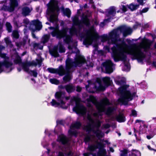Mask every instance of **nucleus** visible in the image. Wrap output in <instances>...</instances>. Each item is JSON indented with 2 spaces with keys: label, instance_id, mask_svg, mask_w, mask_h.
I'll list each match as a JSON object with an SVG mask.
<instances>
[{
  "label": "nucleus",
  "instance_id": "obj_56",
  "mask_svg": "<svg viewBox=\"0 0 156 156\" xmlns=\"http://www.w3.org/2000/svg\"><path fill=\"white\" fill-rule=\"evenodd\" d=\"M83 43L85 45H90V44L89 40L88 38H85L84 39Z\"/></svg>",
  "mask_w": 156,
  "mask_h": 156
},
{
  "label": "nucleus",
  "instance_id": "obj_51",
  "mask_svg": "<svg viewBox=\"0 0 156 156\" xmlns=\"http://www.w3.org/2000/svg\"><path fill=\"white\" fill-rule=\"evenodd\" d=\"M26 62L29 66H36L37 65V63L35 62L34 60L32 61L31 62Z\"/></svg>",
  "mask_w": 156,
  "mask_h": 156
},
{
  "label": "nucleus",
  "instance_id": "obj_1",
  "mask_svg": "<svg viewBox=\"0 0 156 156\" xmlns=\"http://www.w3.org/2000/svg\"><path fill=\"white\" fill-rule=\"evenodd\" d=\"M122 45L127 47L129 49V51L126 52L122 49H120L118 51H114L113 48H112L113 57L115 62L120 61L126 62L127 56L125 53H127L132 56L134 59L137 60L138 62L143 63L144 60L146 57V55L144 52V51L146 52V37L145 36L138 45L134 44L128 45L124 41L122 42Z\"/></svg>",
  "mask_w": 156,
  "mask_h": 156
},
{
  "label": "nucleus",
  "instance_id": "obj_61",
  "mask_svg": "<svg viewBox=\"0 0 156 156\" xmlns=\"http://www.w3.org/2000/svg\"><path fill=\"white\" fill-rule=\"evenodd\" d=\"M140 24L136 22V23L133 26V28L134 29H136L139 26H140Z\"/></svg>",
  "mask_w": 156,
  "mask_h": 156
},
{
  "label": "nucleus",
  "instance_id": "obj_23",
  "mask_svg": "<svg viewBox=\"0 0 156 156\" xmlns=\"http://www.w3.org/2000/svg\"><path fill=\"white\" fill-rule=\"evenodd\" d=\"M63 39L64 42L67 44H69L73 41L72 36L69 34H67V33Z\"/></svg>",
  "mask_w": 156,
  "mask_h": 156
},
{
  "label": "nucleus",
  "instance_id": "obj_10",
  "mask_svg": "<svg viewBox=\"0 0 156 156\" xmlns=\"http://www.w3.org/2000/svg\"><path fill=\"white\" fill-rule=\"evenodd\" d=\"M68 30V28L67 27H63L56 34L55 33L53 34L54 35L52 37H55L58 39L63 38L67 34Z\"/></svg>",
  "mask_w": 156,
  "mask_h": 156
},
{
  "label": "nucleus",
  "instance_id": "obj_2",
  "mask_svg": "<svg viewBox=\"0 0 156 156\" xmlns=\"http://www.w3.org/2000/svg\"><path fill=\"white\" fill-rule=\"evenodd\" d=\"M122 45L127 47L129 49V51L126 52L122 49H120L118 51H114L113 48H112L113 57L115 62L120 61L126 62L127 56L125 53H127L132 56L134 59L137 60L138 62L143 63L144 60L146 57V55L144 52V51L146 52V37L145 36L138 45L134 44L128 45L124 41L122 42Z\"/></svg>",
  "mask_w": 156,
  "mask_h": 156
},
{
  "label": "nucleus",
  "instance_id": "obj_49",
  "mask_svg": "<svg viewBox=\"0 0 156 156\" xmlns=\"http://www.w3.org/2000/svg\"><path fill=\"white\" fill-rule=\"evenodd\" d=\"M108 13L110 15H115L116 14L115 9L113 7L111 8L108 11Z\"/></svg>",
  "mask_w": 156,
  "mask_h": 156
},
{
  "label": "nucleus",
  "instance_id": "obj_55",
  "mask_svg": "<svg viewBox=\"0 0 156 156\" xmlns=\"http://www.w3.org/2000/svg\"><path fill=\"white\" fill-rule=\"evenodd\" d=\"M122 8H121V9L123 12H125L127 11L128 7L127 5L125 6L124 5H122Z\"/></svg>",
  "mask_w": 156,
  "mask_h": 156
},
{
  "label": "nucleus",
  "instance_id": "obj_42",
  "mask_svg": "<svg viewBox=\"0 0 156 156\" xmlns=\"http://www.w3.org/2000/svg\"><path fill=\"white\" fill-rule=\"evenodd\" d=\"M68 133L69 135L71 136H73L75 137H76L77 136L78 132L76 130L72 131L69 130L68 131Z\"/></svg>",
  "mask_w": 156,
  "mask_h": 156
},
{
  "label": "nucleus",
  "instance_id": "obj_46",
  "mask_svg": "<svg viewBox=\"0 0 156 156\" xmlns=\"http://www.w3.org/2000/svg\"><path fill=\"white\" fill-rule=\"evenodd\" d=\"M89 151H94L96 149L98 148L97 145H92L89 146L88 147Z\"/></svg>",
  "mask_w": 156,
  "mask_h": 156
},
{
  "label": "nucleus",
  "instance_id": "obj_25",
  "mask_svg": "<svg viewBox=\"0 0 156 156\" xmlns=\"http://www.w3.org/2000/svg\"><path fill=\"white\" fill-rule=\"evenodd\" d=\"M80 32V31H79L78 28L77 29L75 27L72 26L69 30V35L73 36L75 34H77V33Z\"/></svg>",
  "mask_w": 156,
  "mask_h": 156
},
{
  "label": "nucleus",
  "instance_id": "obj_52",
  "mask_svg": "<svg viewBox=\"0 0 156 156\" xmlns=\"http://www.w3.org/2000/svg\"><path fill=\"white\" fill-rule=\"evenodd\" d=\"M5 40L6 44L7 45H9L10 48H12L13 46L11 41L8 38H5Z\"/></svg>",
  "mask_w": 156,
  "mask_h": 156
},
{
  "label": "nucleus",
  "instance_id": "obj_31",
  "mask_svg": "<svg viewBox=\"0 0 156 156\" xmlns=\"http://www.w3.org/2000/svg\"><path fill=\"white\" fill-rule=\"evenodd\" d=\"M82 126V124L80 121H77L70 126V128H75L77 129H80Z\"/></svg>",
  "mask_w": 156,
  "mask_h": 156
},
{
  "label": "nucleus",
  "instance_id": "obj_54",
  "mask_svg": "<svg viewBox=\"0 0 156 156\" xmlns=\"http://www.w3.org/2000/svg\"><path fill=\"white\" fill-rule=\"evenodd\" d=\"M102 102V104L105 105H109V100L107 98L103 99Z\"/></svg>",
  "mask_w": 156,
  "mask_h": 156
},
{
  "label": "nucleus",
  "instance_id": "obj_29",
  "mask_svg": "<svg viewBox=\"0 0 156 156\" xmlns=\"http://www.w3.org/2000/svg\"><path fill=\"white\" fill-rule=\"evenodd\" d=\"M70 72H68L66 71V75L63 78V80L64 82L66 83L68 82H69L71 80V77L70 75Z\"/></svg>",
  "mask_w": 156,
  "mask_h": 156
},
{
  "label": "nucleus",
  "instance_id": "obj_5",
  "mask_svg": "<svg viewBox=\"0 0 156 156\" xmlns=\"http://www.w3.org/2000/svg\"><path fill=\"white\" fill-rule=\"evenodd\" d=\"M86 62L84 57L80 55L76 54L74 61L69 57H68L66 61V70L68 72H70L72 68L77 67L79 65L84 64Z\"/></svg>",
  "mask_w": 156,
  "mask_h": 156
},
{
  "label": "nucleus",
  "instance_id": "obj_37",
  "mask_svg": "<svg viewBox=\"0 0 156 156\" xmlns=\"http://www.w3.org/2000/svg\"><path fill=\"white\" fill-rule=\"evenodd\" d=\"M29 66L27 62L23 63L22 64V67L24 71L27 72H29V69L28 67Z\"/></svg>",
  "mask_w": 156,
  "mask_h": 156
},
{
  "label": "nucleus",
  "instance_id": "obj_4",
  "mask_svg": "<svg viewBox=\"0 0 156 156\" xmlns=\"http://www.w3.org/2000/svg\"><path fill=\"white\" fill-rule=\"evenodd\" d=\"M91 124H89L86 125L84 129L86 132H88V133L85 135L83 140L84 142L86 144L90 142L91 140V137L92 136L90 134L91 132H92L95 134L96 137L98 138H102L104 136V134L102 131L99 129L101 126V122L100 121H98L95 123V126L96 129V130H95L94 128H91Z\"/></svg>",
  "mask_w": 156,
  "mask_h": 156
},
{
  "label": "nucleus",
  "instance_id": "obj_41",
  "mask_svg": "<svg viewBox=\"0 0 156 156\" xmlns=\"http://www.w3.org/2000/svg\"><path fill=\"white\" fill-rule=\"evenodd\" d=\"M51 104L52 106L57 107L60 105V104L59 102H58L56 101L54 99H53L52 100V101L51 102Z\"/></svg>",
  "mask_w": 156,
  "mask_h": 156
},
{
  "label": "nucleus",
  "instance_id": "obj_64",
  "mask_svg": "<svg viewBox=\"0 0 156 156\" xmlns=\"http://www.w3.org/2000/svg\"><path fill=\"white\" fill-rule=\"evenodd\" d=\"M29 22H30V21H29V20L27 18L24 19L23 20V23H24L26 24H27V25L29 23Z\"/></svg>",
  "mask_w": 156,
  "mask_h": 156
},
{
  "label": "nucleus",
  "instance_id": "obj_3",
  "mask_svg": "<svg viewBox=\"0 0 156 156\" xmlns=\"http://www.w3.org/2000/svg\"><path fill=\"white\" fill-rule=\"evenodd\" d=\"M128 87L127 85H124L119 88L120 96L118 101L122 105H128L129 101H132L136 96L138 97L136 95V92H134L131 93L129 90H127Z\"/></svg>",
  "mask_w": 156,
  "mask_h": 156
},
{
  "label": "nucleus",
  "instance_id": "obj_15",
  "mask_svg": "<svg viewBox=\"0 0 156 156\" xmlns=\"http://www.w3.org/2000/svg\"><path fill=\"white\" fill-rule=\"evenodd\" d=\"M10 7L9 8V11L12 12L13 11L15 8L17 7L19 5V3L17 0H9Z\"/></svg>",
  "mask_w": 156,
  "mask_h": 156
},
{
  "label": "nucleus",
  "instance_id": "obj_6",
  "mask_svg": "<svg viewBox=\"0 0 156 156\" xmlns=\"http://www.w3.org/2000/svg\"><path fill=\"white\" fill-rule=\"evenodd\" d=\"M73 26H77L79 31H80L83 27V24L87 27L90 25V21L87 15H85L83 13L81 16V20H80L78 17L75 16L73 20Z\"/></svg>",
  "mask_w": 156,
  "mask_h": 156
},
{
  "label": "nucleus",
  "instance_id": "obj_50",
  "mask_svg": "<svg viewBox=\"0 0 156 156\" xmlns=\"http://www.w3.org/2000/svg\"><path fill=\"white\" fill-rule=\"evenodd\" d=\"M12 35L13 38L17 39L19 38V35L17 31H14L12 33Z\"/></svg>",
  "mask_w": 156,
  "mask_h": 156
},
{
  "label": "nucleus",
  "instance_id": "obj_16",
  "mask_svg": "<svg viewBox=\"0 0 156 156\" xmlns=\"http://www.w3.org/2000/svg\"><path fill=\"white\" fill-rule=\"evenodd\" d=\"M65 92L61 91L57 92L55 94V98L59 101H61L62 100L63 101L65 97Z\"/></svg>",
  "mask_w": 156,
  "mask_h": 156
},
{
  "label": "nucleus",
  "instance_id": "obj_30",
  "mask_svg": "<svg viewBox=\"0 0 156 156\" xmlns=\"http://www.w3.org/2000/svg\"><path fill=\"white\" fill-rule=\"evenodd\" d=\"M152 36L153 37V40H150L147 38V51L150 49H151V46L153 44L154 41V37L152 35Z\"/></svg>",
  "mask_w": 156,
  "mask_h": 156
},
{
  "label": "nucleus",
  "instance_id": "obj_13",
  "mask_svg": "<svg viewBox=\"0 0 156 156\" xmlns=\"http://www.w3.org/2000/svg\"><path fill=\"white\" fill-rule=\"evenodd\" d=\"M57 141L62 145H65L68 144L69 140L66 136L63 134H61L58 136Z\"/></svg>",
  "mask_w": 156,
  "mask_h": 156
},
{
  "label": "nucleus",
  "instance_id": "obj_32",
  "mask_svg": "<svg viewBox=\"0 0 156 156\" xmlns=\"http://www.w3.org/2000/svg\"><path fill=\"white\" fill-rule=\"evenodd\" d=\"M14 62L16 64H19L22 62L21 58L17 53L16 54L15 58L14 60Z\"/></svg>",
  "mask_w": 156,
  "mask_h": 156
},
{
  "label": "nucleus",
  "instance_id": "obj_22",
  "mask_svg": "<svg viewBox=\"0 0 156 156\" xmlns=\"http://www.w3.org/2000/svg\"><path fill=\"white\" fill-rule=\"evenodd\" d=\"M116 120L119 122H124L126 120V118L124 114L119 112V114L116 117Z\"/></svg>",
  "mask_w": 156,
  "mask_h": 156
},
{
  "label": "nucleus",
  "instance_id": "obj_9",
  "mask_svg": "<svg viewBox=\"0 0 156 156\" xmlns=\"http://www.w3.org/2000/svg\"><path fill=\"white\" fill-rule=\"evenodd\" d=\"M99 106H97V108L99 112H104L108 116H110L112 115L116 109L113 107L109 106L106 109L105 108L102 107V104L100 103Z\"/></svg>",
  "mask_w": 156,
  "mask_h": 156
},
{
  "label": "nucleus",
  "instance_id": "obj_57",
  "mask_svg": "<svg viewBox=\"0 0 156 156\" xmlns=\"http://www.w3.org/2000/svg\"><path fill=\"white\" fill-rule=\"evenodd\" d=\"M36 61H37V65L38 64L39 67H40L42 65V60L41 58L39 59H36Z\"/></svg>",
  "mask_w": 156,
  "mask_h": 156
},
{
  "label": "nucleus",
  "instance_id": "obj_21",
  "mask_svg": "<svg viewBox=\"0 0 156 156\" xmlns=\"http://www.w3.org/2000/svg\"><path fill=\"white\" fill-rule=\"evenodd\" d=\"M75 87L72 83L66 85V92L70 93L74 92L75 90Z\"/></svg>",
  "mask_w": 156,
  "mask_h": 156
},
{
  "label": "nucleus",
  "instance_id": "obj_47",
  "mask_svg": "<svg viewBox=\"0 0 156 156\" xmlns=\"http://www.w3.org/2000/svg\"><path fill=\"white\" fill-rule=\"evenodd\" d=\"M48 72L51 73L57 74L56 69H54L52 68H48L47 69Z\"/></svg>",
  "mask_w": 156,
  "mask_h": 156
},
{
  "label": "nucleus",
  "instance_id": "obj_38",
  "mask_svg": "<svg viewBox=\"0 0 156 156\" xmlns=\"http://www.w3.org/2000/svg\"><path fill=\"white\" fill-rule=\"evenodd\" d=\"M59 26L57 24L55 27H54V30H53L51 33L52 36L54 35L53 34H56L60 30L59 29Z\"/></svg>",
  "mask_w": 156,
  "mask_h": 156
},
{
  "label": "nucleus",
  "instance_id": "obj_20",
  "mask_svg": "<svg viewBox=\"0 0 156 156\" xmlns=\"http://www.w3.org/2000/svg\"><path fill=\"white\" fill-rule=\"evenodd\" d=\"M56 70L57 74L60 76H62L66 73V69H65L63 66L62 65H60L58 68L56 69Z\"/></svg>",
  "mask_w": 156,
  "mask_h": 156
},
{
  "label": "nucleus",
  "instance_id": "obj_45",
  "mask_svg": "<svg viewBox=\"0 0 156 156\" xmlns=\"http://www.w3.org/2000/svg\"><path fill=\"white\" fill-rule=\"evenodd\" d=\"M50 82L52 84L55 85H58L59 83V80L55 78L50 79Z\"/></svg>",
  "mask_w": 156,
  "mask_h": 156
},
{
  "label": "nucleus",
  "instance_id": "obj_26",
  "mask_svg": "<svg viewBox=\"0 0 156 156\" xmlns=\"http://www.w3.org/2000/svg\"><path fill=\"white\" fill-rule=\"evenodd\" d=\"M129 156H140V151L132 149L129 152Z\"/></svg>",
  "mask_w": 156,
  "mask_h": 156
},
{
  "label": "nucleus",
  "instance_id": "obj_53",
  "mask_svg": "<svg viewBox=\"0 0 156 156\" xmlns=\"http://www.w3.org/2000/svg\"><path fill=\"white\" fill-rule=\"evenodd\" d=\"M59 51L60 53H64L65 51V48L62 44L59 46Z\"/></svg>",
  "mask_w": 156,
  "mask_h": 156
},
{
  "label": "nucleus",
  "instance_id": "obj_40",
  "mask_svg": "<svg viewBox=\"0 0 156 156\" xmlns=\"http://www.w3.org/2000/svg\"><path fill=\"white\" fill-rule=\"evenodd\" d=\"M96 100L95 98L93 95H90L89 98L86 99V101L88 102H91L93 103H94Z\"/></svg>",
  "mask_w": 156,
  "mask_h": 156
},
{
  "label": "nucleus",
  "instance_id": "obj_62",
  "mask_svg": "<svg viewBox=\"0 0 156 156\" xmlns=\"http://www.w3.org/2000/svg\"><path fill=\"white\" fill-rule=\"evenodd\" d=\"M131 115L134 117H136L137 116V112L135 110H132Z\"/></svg>",
  "mask_w": 156,
  "mask_h": 156
},
{
  "label": "nucleus",
  "instance_id": "obj_19",
  "mask_svg": "<svg viewBox=\"0 0 156 156\" xmlns=\"http://www.w3.org/2000/svg\"><path fill=\"white\" fill-rule=\"evenodd\" d=\"M31 10L27 6H24L21 9V14L24 16H26L29 15Z\"/></svg>",
  "mask_w": 156,
  "mask_h": 156
},
{
  "label": "nucleus",
  "instance_id": "obj_17",
  "mask_svg": "<svg viewBox=\"0 0 156 156\" xmlns=\"http://www.w3.org/2000/svg\"><path fill=\"white\" fill-rule=\"evenodd\" d=\"M86 34L90 37V40L93 41L94 40H96L98 39L99 38V36L98 34L97 33H95V34L92 35H91V31L89 30H87L86 31Z\"/></svg>",
  "mask_w": 156,
  "mask_h": 156
},
{
  "label": "nucleus",
  "instance_id": "obj_63",
  "mask_svg": "<svg viewBox=\"0 0 156 156\" xmlns=\"http://www.w3.org/2000/svg\"><path fill=\"white\" fill-rule=\"evenodd\" d=\"M65 154L67 156H73V153L72 151H70L68 153L66 154Z\"/></svg>",
  "mask_w": 156,
  "mask_h": 156
},
{
  "label": "nucleus",
  "instance_id": "obj_27",
  "mask_svg": "<svg viewBox=\"0 0 156 156\" xmlns=\"http://www.w3.org/2000/svg\"><path fill=\"white\" fill-rule=\"evenodd\" d=\"M62 10L65 16H67L68 17H70L71 14V11L70 9L68 8H66L65 10L63 7L62 9Z\"/></svg>",
  "mask_w": 156,
  "mask_h": 156
},
{
  "label": "nucleus",
  "instance_id": "obj_24",
  "mask_svg": "<svg viewBox=\"0 0 156 156\" xmlns=\"http://www.w3.org/2000/svg\"><path fill=\"white\" fill-rule=\"evenodd\" d=\"M57 50L58 48L57 47H54L52 49L50 50V53L54 57H58L59 55L57 51Z\"/></svg>",
  "mask_w": 156,
  "mask_h": 156
},
{
  "label": "nucleus",
  "instance_id": "obj_34",
  "mask_svg": "<svg viewBox=\"0 0 156 156\" xmlns=\"http://www.w3.org/2000/svg\"><path fill=\"white\" fill-rule=\"evenodd\" d=\"M126 27L125 26H122L118 27L116 29H114L116 30L117 31V34L116 36H115V37L116 39L117 38L118 36H119L118 34V30H119L121 32H123L125 31Z\"/></svg>",
  "mask_w": 156,
  "mask_h": 156
},
{
  "label": "nucleus",
  "instance_id": "obj_59",
  "mask_svg": "<svg viewBox=\"0 0 156 156\" xmlns=\"http://www.w3.org/2000/svg\"><path fill=\"white\" fill-rule=\"evenodd\" d=\"M128 34H131L132 32V30L130 28L126 27L125 31Z\"/></svg>",
  "mask_w": 156,
  "mask_h": 156
},
{
  "label": "nucleus",
  "instance_id": "obj_28",
  "mask_svg": "<svg viewBox=\"0 0 156 156\" xmlns=\"http://www.w3.org/2000/svg\"><path fill=\"white\" fill-rule=\"evenodd\" d=\"M127 6L128 8L130 9L131 11H133L137 9L139 7V5H134L133 3H131L129 5H127Z\"/></svg>",
  "mask_w": 156,
  "mask_h": 156
},
{
  "label": "nucleus",
  "instance_id": "obj_36",
  "mask_svg": "<svg viewBox=\"0 0 156 156\" xmlns=\"http://www.w3.org/2000/svg\"><path fill=\"white\" fill-rule=\"evenodd\" d=\"M115 81L116 83L119 85H122L126 83V80L124 78H122L120 80H115Z\"/></svg>",
  "mask_w": 156,
  "mask_h": 156
},
{
  "label": "nucleus",
  "instance_id": "obj_14",
  "mask_svg": "<svg viewBox=\"0 0 156 156\" xmlns=\"http://www.w3.org/2000/svg\"><path fill=\"white\" fill-rule=\"evenodd\" d=\"M13 65V63L9 61L6 60H5L3 62H0V73L3 70L2 67V66H5L6 68H8L12 66Z\"/></svg>",
  "mask_w": 156,
  "mask_h": 156
},
{
  "label": "nucleus",
  "instance_id": "obj_18",
  "mask_svg": "<svg viewBox=\"0 0 156 156\" xmlns=\"http://www.w3.org/2000/svg\"><path fill=\"white\" fill-rule=\"evenodd\" d=\"M32 23L33 25L35 26V29L36 30H39L42 28V25L41 22L38 19L33 20Z\"/></svg>",
  "mask_w": 156,
  "mask_h": 156
},
{
  "label": "nucleus",
  "instance_id": "obj_11",
  "mask_svg": "<svg viewBox=\"0 0 156 156\" xmlns=\"http://www.w3.org/2000/svg\"><path fill=\"white\" fill-rule=\"evenodd\" d=\"M113 64L110 60H108L102 63L103 67L105 68V72L107 73L110 74L113 72L112 66Z\"/></svg>",
  "mask_w": 156,
  "mask_h": 156
},
{
  "label": "nucleus",
  "instance_id": "obj_39",
  "mask_svg": "<svg viewBox=\"0 0 156 156\" xmlns=\"http://www.w3.org/2000/svg\"><path fill=\"white\" fill-rule=\"evenodd\" d=\"M129 151L126 149H124L123 150L121 151V153L120 154V156H127L128 153L129 154Z\"/></svg>",
  "mask_w": 156,
  "mask_h": 156
},
{
  "label": "nucleus",
  "instance_id": "obj_60",
  "mask_svg": "<svg viewBox=\"0 0 156 156\" xmlns=\"http://www.w3.org/2000/svg\"><path fill=\"white\" fill-rule=\"evenodd\" d=\"M56 123L57 125L60 124L62 125H64V121L62 120H57Z\"/></svg>",
  "mask_w": 156,
  "mask_h": 156
},
{
  "label": "nucleus",
  "instance_id": "obj_48",
  "mask_svg": "<svg viewBox=\"0 0 156 156\" xmlns=\"http://www.w3.org/2000/svg\"><path fill=\"white\" fill-rule=\"evenodd\" d=\"M60 105L59 106H60L61 108H62L66 109L68 107L67 106H66L65 105V103H66L63 101L62 100L61 101H60Z\"/></svg>",
  "mask_w": 156,
  "mask_h": 156
},
{
  "label": "nucleus",
  "instance_id": "obj_33",
  "mask_svg": "<svg viewBox=\"0 0 156 156\" xmlns=\"http://www.w3.org/2000/svg\"><path fill=\"white\" fill-rule=\"evenodd\" d=\"M110 78L109 77H105L103 78V81L105 86L108 87L110 85Z\"/></svg>",
  "mask_w": 156,
  "mask_h": 156
},
{
  "label": "nucleus",
  "instance_id": "obj_8",
  "mask_svg": "<svg viewBox=\"0 0 156 156\" xmlns=\"http://www.w3.org/2000/svg\"><path fill=\"white\" fill-rule=\"evenodd\" d=\"M116 34V30H113L109 34L108 36L105 34L102 35L101 36V41L102 42H105L111 39L112 44H115L117 41L115 37Z\"/></svg>",
  "mask_w": 156,
  "mask_h": 156
},
{
  "label": "nucleus",
  "instance_id": "obj_44",
  "mask_svg": "<svg viewBox=\"0 0 156 156\" xmlns=\"http://www.w3.org/2000/svg\"><path fill=\"white\" fill-rule=\"evenodd\" d=\"M6 29L9 32H11L12 31V26L10 23L7 22L6 23Z\"/></svg>",
  "mask_w": 156,
  "mask_h": 156
},
{
  "label": "nucleus",
  "instance_id": "obj_35",
  "mask_svg": "<svg viewBox=\"0 0 156 156\" xmlns=\"http://www.w3.org/2000/svg\"><path fill=\"white\" fill-rule=\"evenodd\" d=\"M88 120L89 122V123L88 124H91V127L94 128V127H95V125L96 122H95L94 119L91 118L90 116H88L87 117ZM99 120L96 123L98 122Z\"/></svg>",
  "mask_w": 156,
  "mask_h": 156
},
{
  "label": "nucleus",
  "instance_id": "obj_12",
  "mask_svg": "<svg viewBox=\"0 0 156 156\" xmlns=\"http://www.w3.org/2000/svg\"><path fill=\"white\" fill-rule=\"evenodd\" d=\"M73 111L75 112L77 114L80 112V114L83 115L84 114L81 112H83L85 113L86 112V108L83 105L80 104H76V106L74 107L73 109Z\"/></svg>",
  "mask_w": 156,
  "mask_h": 156
},
{
  "label": "nucleus",
  "instance_id": "obj_7",
  "mask_svg": "<svg viewBox=\"0 0 156 156\" xmlns=\"http://www.w3.org/2000/svg\"><path fill=\"white\" fill-rule=\"evenodd\" d=\"M48 10L50 14H55V12H59L60 9L58 6V2L56 0H50L47 4Z\"/></svg>",
  "mask_w": 156,
  "mask_h": 156
},
{
  "label": "nucleus",
  "instance_id": "obj_58",
  "mask_svg": "<svg viewBox=\"0 0 156 156\" xmlns=\"http://www.w3.org/2000/svg\"><path fill=\"white\" fill-rule=\"evenodd\" d=\"M30 72L32 73L33 76L35 77L37 76V73L36 70H31Z\"/></svg>",
  "mask_w": 156,
  "mask_h": 156
},
{
  "label": "nucleus",
  "instance_id": "obj_43",
  "mask_svg": "<svg viewBox=\"0 0 156 156\" xmlns=\"http://www.w3.org/2000/svg\"><path fill=\"white\" fill-rule=\"evenodd\" d=\"M50 38V36L48 34H45L43 37V42L44 43L47 42Z\"/></svg>",
  "mask_w": 156,
  "mask_h": 156
}]
</instances>
